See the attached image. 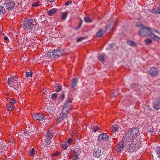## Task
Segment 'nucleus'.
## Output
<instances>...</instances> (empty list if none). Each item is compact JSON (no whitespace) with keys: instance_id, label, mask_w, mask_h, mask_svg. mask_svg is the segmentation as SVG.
<instances>
[{"instance_id":"51","label":"nucleus","mask_w":160,"mask_h":160,"mask_svg":"<svg viewBox=\"0 0 160 160\" xmlns=\"http://www.w3.org/2000/svg\"><path fill=\"white\" fill-rule=\"evenodd\" d=\"M10 101H12V102H13V103H14V102H15V100L14 99H13L12 98H11L10 99Z\"/></svg>"},{"instance_id":"19","label":"nucleus","mask_w":160,"mask_h":160,"mask_svg":"<svg viewBox=\"0 0 160 160\" xmlns=\"http://www.w3.org/2000/svg\"><path fill=\"white\" fill-rule=\"evenodd\" d=\"M68 12H63L62 13L61 18L62 20H65L68 17Z\"/></svg>"},{"instance_id":"25","label":"nucleus","mask_w":160,"mask_h":160,"mask_svg":"<svg viewBox=\"0 0 160 160\" xmlns=\"http://www.w3.org/2000/svg\"><path fill=\"white\" fill-rule=\"evenodd\" d=\"M56 91L57 92H60L62 89V85L59 84H57L56 86Z\"/></svg>"},{"instance_id":"50","label":"nucleus","mask_w":160,"mask_h":160,"mask_svg":"<svg viewBox=\"0 0 160 160\" xmlns=\"http://www.w3.org/2000/svg\"><path fill=\"white\" fill-rule=\"evenodd\" d=\"M38 6V4H37V3H35L33 4V6L34 7H37Z\"/></svg>"},{"instance_id":"38","label":"nucleus","mask_w":160,"mask_h":160,"mask_svg":"<svg viewBox=\"0 0 160 160\" xmlns=\"http://www.w3.org/2000/svg\"><path fill=\"white\" fill-rule=\"evenodd\" d=\"M57 94L56 93L52 94L51 95V98L52 100L55 99L57 97Z\"/></svg>"},{"instance_id":"1","label":"nucleus","mask_w":160,"mask_h":160,"mask_svg":"<svg viewBox=\"0 0 160 160\" xmlns=\"http://www.w3.org/2000/svg\"><path fill=\"white\" fill-rule=\"evenodd\" d=\"M140 26H142L141 29L139 30V34L141 36H146L149 35L151 38L156 40H159L158 37L156 36L154 34L151 33V29L144 26H142L141 24Z\"/></svg>"},{"instance_id":"5","label":"nucleus","mask_w":160,"mask_h":160,"mask_svg":"<svg viewBox=\"0 0 160 160\" xmlns=\"http://www.w3.org/2000/svg\"><path fill=\"white\" fill-rule=\"evenodd\" d=\"M47 56L51 58H57L62 55V53L58 49L53 50L48 52L47 54Z\"/></svg>"},{"instance_id":"44","label":"nucleus","mask_w":160,"mask_h":160,"mask_svg":"<svg viewBox=\"0 0 160 160\" xmlns=\"http://www.w3.org/2000/svg\"><path fill=\"white\" fill-rule=\"evenodd\" d=\"M154 129L153 127H152L149 129L148 132H154Z\"/></svg>"},{"instance_id":"47","label":"nucleus","mask_w":160,"mask_h":160,"mask_svg":"<svg viewBox=\"0 0 160 160\" xmlns=\"http://www.w3.org/2000/svg\"><path fill=\"white\" fill-rule=\"evenodd\" d=\"M60 153V152L59 151H57L53 155L54 156H56L59 155Z\"/></svg>"},{"instance_id":"17","label":"nucleus","mask_w":160,"mask_h":160,"mask_svg":"<svg viewBox=\"0 0 160 160\" xmlns=\"http://www.w3.org/2000/svg\"><path fill=\"white\" fill-rule=\"evenodd\" d=\"M78 81V80L77 78H74L72 80L71 83V88H74L76 86Z\"/></svg>"},{"instance_id":"18","label":"nucleus","mask_w":160,"mask_h":160,"mask_svg":"<svg viewBox=\"0 0 160 160\" xmlns=\"http://www.w3.org/2000/svg\"><path fill=\"white\" fill-rule=\"evenodd\" d=\"M45 136L48 140H51L53 136V134L49 132H47L45 134Z\"/></svg>"},{"instance_id":"30","label":"nucleus","mask_w":160,"mask_h":160,"mask_svg":"<svg viewBox=\"0 0 160 160\" xmlns=\"http://www.w3.org/2000/svg\"><path fill=\"white\" fill-rule=\"evenodd\" d=\"M104 33L103 31L102 30H100L97 33V36L98 37H101Z\"/></svg>"},{"instance_id":"22","label":"nucleus","mask_w":160,"mask_h":160,"mask_svg":"<svg viewBox=\"0 0 160 160\" xmlns=\"http://www.w3.org/2000/svg\"><path fill=\"white\" fill-rule=\"evenodd\" d=\"M152 12L153 13L155 14H160V6L159 7L153 9L152 10Z\"/></svg>"},{"instance_id":"6","label":"nucleus","mask_w":160,"mask_h":160,"mask_svg":"<svg viewBox=\"0 0 160 160\" xmlns=\"http://www.w3.org/2000/svg\"><path fill=\"white\" fill-rule=\"evenodd\" d=\"M4 5L6 9L11 10L15 5V2L12 0H8L5 1Z\"/></svg>"},{"instance_id":"4","label":"nucleus","mask_w":160,"mask_h":160,"mask_svg":"<svg viewBox=\"0 0 160 160\" xmlns=\"http://www.w3.org/2000/svg\"><path fill=\"white\" fill-rule=\"evenodd\" d=\"M71 100L67 101L64 104L62 110V114H67L71 109L72 105Z\"/></svg>"},{"instance_id":"7","label":"nucleus","mask_w":160,"mask_h":160,"mask_svg":"<svg viewBox=\"0 0 160 160\" xmlns=\"http://www.w3.org/2000/svg\"><path fill=\"white\" fill-rule=\"evenodd\" d=\"M149 74L152 77H155L158 74V68L155 67H151L148 71Z\"/></svg>"},{"instance_id":"11","label":"nucleus","mask_w":160,"mask_h":160,"mask_svg":"<svg viewBox=\"0 0 160 160\" xmlns=\"http://www.w3.org/2000/svg\"><path fill=\"white\" fill-rule=\"evenodd\" d=\"M154 108L156 110L160 109V98H159L153 104Z\"/></svg>"},{"instance_id":"28","label":"nucleus","mask_w":160,"mask_h":160,"mask_svg":"<svg viewBox=\"0 0 160 160\" xmlns=\"http://www.w3.org/2000/svg\"><path fill=\"white\" fill-rule=\"evenodd\" d=\"M84 20L87 23H90L92 22V20L88 17H85Z\"/></svg>"},{"instance_id":"12","label":"nucleus","mask_w":160,"mask_h":160,"mask_svg":"<svg viewBox=\"0 0 160 160\" xmlns=\"http://www.w3.org/2000/svg\"><path fill=\"white\" fill-rule=\"evenodd\" d=\"M124 148V142L123 141L119 142L118 144V148L117 150L118 152H121Z\"/></svg>"},{"instance_id":"54","label":"nucleus","mask_w":160,"mask_h":160,"mask_svg":"<svg viewBox=\"0 0 160 160\" xmlns=\"http://www.w3.org/2000/svg\"><path fill=\"white\" fill-rule=\"evenodd\" d=\"M110 26V25H107L106 26V28H106V29H108L109 28V27Z\"/></svg>"},{"instance_id":"14","label":"nucleus","mask_w":160,"mask_h":160,"mask_svg":"<svg viewBox=\"0 0 160 160\" xmlns=\"http://www.w3.org/2000/svg\"><path fill=\"white\" fill-rule=\"evenodd\" d=\"M7 110L8 111L12 110L14 108V103L13 102L8 103L6 105Z\"/></svg>"},{"instance_id":"48","label":"nucleus","mask_w":160,"mask_h":160,"mask_svg":"<svg viewBox=\"0 0 160 160\" xmlns=\"http://www.w3.org/2000/svg\"><path fill=\"white\" fill-rule=\"evenodd\" d=\"M72 3V2L71 1H69V2H67L65 3V5L66 6H68L70 4H71Z\"/></svg>"},{"instance_id":"24","label":"nucleus","mask_w":160,"mask_h":160,"mask_svg":"<svg viewBox=\"0 0 160 160\" xmlns=\"http://www.w3.org/2000/svg\"><path fill=\"white\" fill-rule=\"evenodd\" d=\"M119 91H117L116 90H112L111 92L112 96L113 97H115L119 94Z\"/></svg>"},{"instance_id":"40","label":"nucleus","mask_w":160,"mask_h":160,"mask_svg":"<svg viewBox=\"0 0 160 160\" xmlns=\"http://www.w3.org/2000/svg\"><path fill=\"white\" fill-rule=\"evenodd\" d=\"M99 129V127L98 126H96L92 128L93 131L95 132Z\"/></svg>"},{"instance_id":"16","label":"nucleus","mask_w":160,"mask_h":160,"mask_svg":"<svg viewBox=\"0 0 160 160\" xmlns=\"http://www.w3.org/2000/svg\"><path fill=\"white\" fill-rule=\"evenodd\" d=\"M62 115H60L59 117L58 118V120L57 121V123L58 124L62 122L67 117L66 114H62Z\"/></svg>"},{"instance_id":"31","label":"nucleus","mask_w":160,"mask_h":160,"mask_svg":"<svg viewBox=\"0 0 160 160\" xmlns=\"http://www.w3.org/2000/svg\"><path fill=\"white\" fill-rule=\"evenodd\" d=\"M98 58L101 62L104 61V56L103 54H100L98 56Z\"/></svg>"},{"instance_id":"53","label":"nucleus","mask_w":160,"mask_h":160,"mask_svg":"<svg viewBox=\"0 0 160 160\" xmlns=\"http://www.w3.org/2000/svg\"><path fill=\"white\" fill-rule=\"evenodd\" d=\"M4 39L5 40H7L8 39V38L7 36H5L4 37Z\"/></svg>"},{"instance_id":"52","label":"nucleus","mask_w":160,"mask_h":160,"mask_svg":"<svg viewBox=\"0 0 160 160\" xmlns=\"http://www.w3.org/2000/svg\"><path fill=\"white\" fill-rule=\"evenodd\" d=\"M82 22H80V24H79V27L78 28V29L79 28H80V27L82 26Z\"/></svg>"},{"instance_id":"8","label":"nucleus","mask_w":160,"mask_h":160,"mask_svg":"<svg viewBox=\"0 0 160 160\" xmlns=\"http://www.w3.org/2000/svg\"><path fill=\"white\" fill-rule=\"evenodd\" d=\"M109 137L106 133L100 134L98 137V139L99 141H107L108 140Z\"/></svg>"},{"instance_id":"26","label":"nucleus","mask_w":160,"mask_h":160,"mask_svg":"<svg viewBox=\"0 0 160 160\" xmlns=\"http://www.w3.org/2000/svg\"><path fill=\"white\" fill-rule=\"evenodd\" d=\"M5 12V9L2 6L0 7V15L2 16Z\"/></svg>"},{"instance_id":"27","label":"nucleus","mask_w":160,"mask_h":160,"mask_svg":"<svg viewBox=\"0 0 160 160\" xmlns=\"http://www.w3.org/2000/svg\"><path fill=\"white\" fill-rule=\"evenodd\" d=\"M33 72L32 71L27 72L26 73V77L28 78L29 77H32V76Z\"/></svg>"},{"instance_id":"37","label":"nucleus","mask_w":160,"mask_h":160,"mask_svg":"<svg viewBox=\"0 0 160 160\" xmlns=\"http://www.w3.org/2000/svg\"><path fill=\"white\" fill-rule=\"evenodd\" d=\"M17 78H16V80H15L14 82H13V83L12 84V87L13 88L15 87L17 85L19 82L18 81Z\"/></svg>"},{"instance_id":"55","label":"nucleus","mask_w":160,"mask_h":160,"mask_svg":"<svg viewBox=\"0 0 160 160\" xmlns=\"http://www.w3.org/2000/svg\"><path fill=\"white\" fill-rule=\"evenodd\" d=\"M48 0L50 2H53L55 0Z\"/></svg>"},{"instance_id":"32","label":"nucleus","mask_w":160,"mask_h":160,"mask_svg":"<svg viewBox=\"0 0 160 160\" xmlns=\"http://www.w3.org/2000/svg\"><path fill=\"white\" fill-rule=\"evenodd\" d=\"M115 46V45L114 43H112L110 44H109L107 48V50H110L112 49L113 47Z\"/></svg>"},{"instance_id":"42","label":"nucleus","mask_w":160,"mask_h":160,"mask_svg":"<svg viewBox=\"0 0 160 160\" xmlns=\"http://www.w3.org/2000/svg\"><path fill=\"white\" fill-rule=\"evenodd\" d=\"M145 41L147 44H149L152 43V40L149 39H147L145 40Z\"/></svg>"},{"instance_id":"29","label":"nucleus","mask_w":160,"mask_h":160,"mask_svg":"<svg viewBox=\"0 0 160 160\" xmlns=\"http://www.w3.org/2000/svg\"><path fill=\"white\" fill-rule=\"evenodd\" d=\"M129 144V146L128 147V148L129 150H132L135 146V144L133 143H131Z\"/></svg>"},{"instance_id":"46","label":"nucleus","mask_w":160,"mask_h":160,"mask_svg":"<svg viewBox=\"0 0 160 160\" xmlns=\"http://www.w3.org/2000/svg\"><path fill=\"white\" fill-rule=\"evenodd\" d=\"M151 33H153L154 34V32H156L158 34H160V33L158 31H156V30H154L153 29H151Z\"/></svg>"},{"instance_id":"35","label":"nucleus","mask_w":160,"mask_h":160,"mask_svg":"<svg viewBox=\"0 0 160 160\" xmlns=\"http://www.w3.org/2000/svg\"><path fill=\"white\" fill-rule=\"evenodd\" d=\"M128 43V44L131 46H134L136 45L135 42L132 41H129Z\"/></svg>"},{"instance_id":"13","label":"nucleus","mask_w":160,"mask_h":160,"mask_svg":"<svg viewBox=\"0 0 160 160\" xmlns=\"http://www.w3.org/2000/svg\"><path fill=\"white\" fill-rule=\"evenodd\" d=\"M94 152V156L97 158L99 157L102 154L101 150L99 148L95 149Z\"/></svg>"},{"instance_id":"15","label":"nucleus","mask_w":160,"mask_h":160,"mask_svg":"<svg viewBox=\"0 0 160 160\" xmlns=\"http://www.w3.org/2000/svg\"><path fill=\"white\" fill-rule=\"evenodd\" d=\"M17 78L14 76L12 75L11 77L9 78L8 80L7 83L8 84L10 85L11 83L12 84L13 83V82L15 81V80H16Z\"/></svg>"},{"instance_id":"20","label":"nucleus","mask_w":160,"mask_h":160,"mask_svg":"<svg viewBox=\"0 0 160 160\" xmlns=\"http://www.w3.org/2000/svg\"><path fill=\"white\" fill-rule=\"evenodd\" d=\"M22 86H21L20 84L19 83L15 87L13 88L14 90H17L19 91H22Z\"/></svg>"},{"instance_id":"3","label":"nucleus","mask_w":160,"mask_h":160,"mask_svg":"<svg viewBox=\"0 0 160 160\" xmlns=\"http://www.w3.org/2000/svg\"><path fill=\"white\" fill-rule=\"evenodd\" d=\"M139 129L137 128H133L130 130L128 131L125 133V138L127 140L129 141L131 139L135 138L138 133Z\"/></svg>"},{"instance_id":"34","label":"nucleus","mask_w":160,"mask_h":160,"mask_svg":"<svg viewBox=\"0 0 160 160\" xmlns=\"http://www.w3.org/2000/svg\"><path fill=\"white\" fill-rule=\"evenodd\" d=\"M51 141L50 140H48L46 141V142L45 143V146L47 147H48L51 143Z\"/></svg>"},{"instance_id":"56","label":"nucleus","mask_w":160,"mask_h":160,"mask_svg":"<svg viewBox=\"0 0 160 160\" xmlns=\"http://www.w3.org/2000/svg\"><path fill=\"white\" fill-rule=\"evenodd\" d=\"M44 90H43V93H44L45 94V91H46V90L44 92Z\"/></svg>"},{"instance_id":"21","label":"nucleus","mask_w":160,"mask_h":160,"mask_svg":"<svg viewBox=\"0 0 160 160\" xmlns=\"http://www.w3.org/2000/svg\"><path fill=\"white\" fill-rule=\"evenodd\" d=\"M58 9H53L48 11V15L49 16H51L53 15L54 13H55Z\"/></svg>"},{"instance_id":"23","label":"nucleus","mask_w":160,"mask_h":160,"mask_svg":"<svg viewBox=\"0 0 160 160\" xmlns=\"http://www.w3.org/2000/svg\"><path fill=\"white\" fill-rule=\"evenodd\" d=\"M119 127L117 124H115L113 125L111 128L112 131L113 132H118Z\"/></svg>"},{"instance_id":"45","label":"nucleus","mask_w":160,"mask_h":160,"mask_svg":"<svg viewBox=\"0 0 160 160\" xmlns=\"http://www.w3.org/2000/svg\"><path fill=\"white\" fill-rule=\"evenodd\" d=\"M85 39V38L83 37H81L77 39V42H79L81 41L82 40Z\"/></svg>"},{"instance_id":"49","label":"nucleus","mask_w":160,"mask_h":160,"mask_svg":"<svg viewBox=\"0 0 160 160\" xmlns=\"http://www.w3.org/2000/svg\"><path fill=\"white\" fill-rule=\"evenodd\" d=\"M69 145H70L71 143V139L70 138H69L67 141Z\"/></svg>"},{"instance_id":"39","label":"nucleus","mask_w":160,"mask_h":160,"mask_svg":"<svg viewBox=\"0 0 160 160\" xmlns=\"http://www.w3.org/2000/svg\"><path fill=\"white\" fill-rule=\"evenodd\" d=\"M156 153L159 157H160V148L158 147L156 149Z\"/></svg>"},{"instance_id":"10","label":"nucleus","mask_w":160,"mask_h":160,"mask_svg":"<svg viewBox=\"0 0 160 160\" xmlns=\"http://www.w3.org/2000/svg\"><path fill=\"white\" fill-rule=\"evenodd\" d=\"M45 115L43 114L36 113L33 114L32 115L33 118L38 120H41L44 118Z\"/></svg>"},{"instance_id":"36","label":"nucleus","mask_w":160,"mask_h":160,"mask_svg":"<svg viewBox=\"0 0 160 160\" xmlns=\"http://www.w3.org/2000/svg\"><path fill=\"white\" fill-rule=\"evenodd\" d=\"M35 150L34 148H32L31 150L29 151V154L31 156H33L34 155Z\"/></svg>"},{"instance_id":"9","label":"nucleus","mask_w":160,"mask_h":160,"mask_svg":"<svg viewBox=\"0 0 160 160\" xmlns=\"http://www.w3.org/2000/svg\"><path fill=\"white\" fill-rule=\"evenodd\" d=\"M34 130H33L32 129H30L29 130H26L24 132V135L25 136L26 138H28V137L31 135H32L34 133H35V132L34 130L35 129V128L33 127Z\"/></svg>"},{"instance_id":"41","label":"nucleus","mask_w":160,"mask_h":160,"mask_svg":"<svg viewBox=\"0 0 160 160\" xmlns=\"http://www.w3.org/2000/svg\"><path fill=\"white\" fill-rule=\"evenodd\" d=\"M78 155L77 154L74 155V157L72 158V160H78Z\"/></svg>"},{"instance_id":"43","label":"nucleus","mask_w":160,"mask_h":160,"mask_svg":"<svg viewBox=\"0 0 160 160\" xmlns=\"http://www.w3.org/2000/svg\"><path fill=\"white\" fill-rule=\"evenodd\" d=\"M65 94L63 93L59 97V98L62 99V100H63L65 98Z\"/></svg>"},{"instance_id":"2","label":"nucleus","mask_w":160,"mask_h":160,"mask_svg":"<svg viewBox=\"0 0 160 160\" xmlns=\"http://www.w3.org/2000/svg\"><path fill=\"white\" fill-rule=\"evenodd\" d=\"M23 24L25 28L28 29L29 31L34 32L36 30V22L32 19L25 18L23 22Z\"/></svg>"},{"instance_id":"33","label":"nucleus","mask_w":160,"mask_h":160,"mask_svg":"<svg viewBox=\"0 0 160 160\" xmlns=\"http://www.w3.org/2000/svg\"><path fill=\"white\" fill-rule=\"evenodd\" d=\"M61 147L64 150L68 148V146L66 142H63L61 145Z\"/></svg>"},{"instance_id":"57","label":"nucleus","mask_w":160,"mask_h":160,"mask_svg":"<svg viewBox=\"0 0 160 160\" xmlns=\"http://www.w3.org/2000/svg\"><path fill=\"white\" fill-rule=\"evenodd\" d=\"M9 99V97H8V98H7V100H8V99Z\"/></svg>"}]
</instances>
